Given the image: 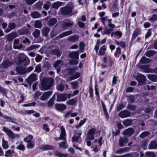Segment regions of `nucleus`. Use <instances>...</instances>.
Here are the masks:
<instances>
[{
	"label": "nucleus",
	"mask_w": 157,
	"mask_h": 157,
	"mask_svg": "<svg viewBox=\"0 0 157 157\" xmlns=\"http://www.w3.org/2000/svg\"><path fill=\"white\" fill-rule=\"evenodd\" d=\"M54 80L52 78H44L39 84V88L41 90L50 89L52 86Z\"/></svg>",
	"instance_id": "1"
},
{
	"label": "nucleus",
	"mask_w": 157,
	"mask_h": 157,
	"mask_svg": "<svg viewBox=\"0 0 157 157\" xmlns=\"http://www.w3.org/2000/svg\"><path fill=\"white\" fill-rule=\"evenodd\" d=\"M74 9V6L71 3H68L67 5L60 9L61 13L64 15H70Z\"/></svg>",
	"instance_id": "2"
},
{
	"label": "nucleus",
	"mask_w": 157,
	"mask_h": 157,
	"mask_svg": "<svg viewBox=\"0 0 157 157\" xmlns=\"http://www.w3.org/2000/svg\"><path fill=\"white\" fill-rule=\"evenodd\" d=\"M13 62L10 59H4L2 63L0 64V72H3L4 69L8 68L13 64Z\"/></svg>",
	"instance_id": "3"
},
{
	"label": "nucleus",
	"mask_w": 157,
	"mask_h": 157,
	"mask_svg": "<svg viewBox=\"0 0 157 157\" xmlns=\"http://www.w3.org/2000/svg\"><path fill=\"white\" fill-rule=\"evenodd\" d=\"M19 62L20 63H25V65H28L29 62V58L24 54L21 53L19 56Z\"/></svg>",
	"instance_id": "4"
},
{
	"label": "nucleus",
	"mask_w": 157,
	"mask_h": 157,
	"mask_svg": "<svg viewBox=\"0 0 157 157\" xmlns=\"http://www.w3.org/2000/svg\"><path fill=\"white\" fill-rule=\"evenodd\" d=\"M96 132V129L94 128L90 129L86 136V140H93L94 139V135Z\"/></svg>",
	"instance_id": "5"
},
{
	"label": "nucleus",
	"mask_w": 157,
	"mask_h": 157,
	"mask_svg": "<svg viewBox=\"0 0 157 157\" xmlns=\"http://www.w3.org/2000/svg\"><path fill=\"white\" fill-rule=\"evenodd\" d=\"M108 26L109 28L108 29L106 27H105L104 31L102 32V34L109 35L110 33L111 32L113 31L115 28V25L112 23L108 24Z\"/></svg>",
	"instance_id": "6"
},
{
	"label": "nucleus",
	"mask_w": 157,
	"mask_h": 157,
	"mask_svg": "<svg viewBox=\"0 0 157 157\" xmlns=\"http://www.w3.org/2000/svg\"><path fill=\"white\" fill-rule=\"evenodd\" d=\"M63 62L61 60H58L56 61L53 65V67L57 70V73H59L61 70V66L63 65Z\"/></svg>",
	"instance_id": "7"
},
{
	"label": "nucleus",
	"mask_w": 157,
	"mask_h": 157,
	"mask_svg": "<svg viewBox=\"0 0 157 157\" xmlns=\"http://www.w3.org/2000/svg\"><path fill=\"white\" fill-rule=\"evenodd\" d=\"M3 130L10 138L13 139L15 138V136H18L17 135H15L11 130L8 129L5 127H3Z\"/></svg>",
	"instance_id": "8"
},
{
	"label": "nucleus",
	"mask_w": 157,
	"mask_h": 157,
	"mask_svg": "<svg viewBox=\"0 0 157 157\" xmlns=\"http://www.w3.org/2000/svg\"><path fill=\"white\" fill-rule=\"evenodd\" d=\"M128 140V138L124 136L122 137H120L119 139V144L120 147H122L124 146V144H127Z\"/></svg>",
	"instance_id": "9"
},
{
	"label": "nucleus",
	"mask_w": 157,
	"mask_h": 157,
	"mask_svg": "<svg viewBox=\"0 0 157 157\" xmlns=\"http://www.w3.org/2000/svg\"><path fill=\"white\" fill-rule=\"evenodd\" d=\"M37 79V75L35 74H32L26 79V80L28 83L31 84L33 82L36 80Z\"/></svg>",
	"instance_id": "10"
},
{
	"label": "nucleus",
	"mask_w": 157,
	"mask_h": 157,
	"mask_svg": "<svg viewBox=\"0 0 157 157\" xmlns=\"http://www.w3.org/2000/svg\"><path fill=\"white\" fill-rule=\"evenodd\" d=\"M17 36V33L12 32L6 36L7 40L9 41H12L13 39Z\"/></svg>",
	"instance_id": "11"
},
{
	"label": "nucleus",
	"mask_w": 157,
	"mask_h": 157,
	"mask_svg": "<svg viewBox=\"0 0 157 157\" xmlns=\"http://www.w3.org/2000/svg\"><path fill=\"white\" fill-rule=\"evenodd\" d=\"M61 133L59 138H58V140H66V132L65 129L63 126L61 127Z\"/></svg>",
	"instance_id": "12"
},
{
	"label": "nucleus",
	"mask_w": 157,
	"mask_h": 157,
	"mask_svg": "<svg viewBox=\"0 0 157 157\" xmlns=\"http://www.w3.org/2000/svg\"><path fill=\"white\" fill-rule=\"evenodd\" d=\"M66 94H57V101H64L66 100Z\"/></svg>",
	"instance_id": "13"
},
{
	"label": "nucleus",
	"mask_w": 157,
	"mask_h": 157,
	"mask_svg": "<svg viewBox=\"0 0 157 157\" xmlns=\"http://www.w3.org/2000/svg\"><path fill=\"white\" fill-rule=\"evenodd\" d=\"M130 115V112L126 110L121 111L119 114V116L122 118L128 117Z\"/></svg>",
	"instance_id": "14"
},
{
	"label": "nucleus",
	"mask_w": 157,
	"mask_h": 157,
	"mask_svg": "<svg viewBox=\"0 0 157 157\" xmlns=\"http://www.w3.org/2000/svg\"><path fill=\"white\" fill-rule=\"evenodd\" d=\"M52 94V92L48 91L45 92L42 95L40 99L42 101H44L48 99Z\"/></svg>",
	"instance_id": "15"
},
{
	"label": "nucleus",
	"mask_w": 157,
	"mask_h": 157,
	"mask_svg": "<svg viewBox=\"0 0 157 157\" xmlns=\"http://www.w3.org/2000/svg\"><path fill=\"white\" fill-rule=\"evenodd\" d=\"M136 80L140 83H144L146 80V78L144 75L141 74L136 77Z\"/></svg>",
	"instance_id": "16"
},
{
	"label": "nucleus",
	"mask_w": 157,
	"mask_h": 157,
	"mask_svg": "<svg viewBox=\"0 0 157 157\" xmlns=\"http://www.w3.org/2000/svg\"><path fill=\"white\" fill-rule=\"evenodd\" d=\"M134 132V130L132 128H130L126 129L124 131V134L129 136H131L133 134Z\"/></svg>",
	"instance_id": "17"
},
{
	"label": "nucleus",
	"mask_w": 157,
	"mask_h": 157,
	"mask_svg": "<svg viewBox=\"0 0 157 157\" xmlns=\"http://www.w3.org/2000/svg\"><path fill=\"white\" fill-rule=\"evenodd\" d=\"M69 56L71 58L78 59V52H71L69 53Z\"/></svg>",
	"instance_id": "18"
},
{
	"label": "nucleus",
	"mask_w": 157,
	"mask_h": 157,
	"mask_svg": "<svg viewBox=\"0 0 157 157\" xmlns=\"http://www.w3.org/2000/svg\"><path fill=\"white\" fill-rule=\"evenodd\" d=\"M72 33V31H68L62 33V34L59 35L56 37V38H62L66 36L71 35Z\"/></svg>",
	"instance_id": "19"
},
{
	"label": "nucleus",
	"mask_w": 157,
	"mask_h": 157,
	"mask_svg": "<svg viewBox=\"0 0 157 157\" xmlns=\"http://www.w3.org/2000/svg\"><path fill=\"white\" fill-rule=\"evenodd\" d=\"M16 25L14 23H10L8 24V28L9 29H6L5 31L6 33L10 32L11 30L14 29L16 28Z\"/></svg>",
	"instance_id": "20"
},
{
	"label": "nucleus",
	"mask_w": 157,
	"mask_h": 157,
	"mask_svg": "<svg viewBox=\"0 0 157 157\" xmlns=\"http://www.w3.org/2000/svg\"><path fill=\"white\" fill-rule=\"evenodd\" d=\"M55 107L57 110L61 111L65 110L66 106L64 104H56L55 105Z\"/></svg>",
	"instance_id": "21"
},
{
	"label": "nucleus",
	"mask_w": 157,
	"mask_h": 157,
	"mask_svg": "<svg viewBox=\"0 0 157 157\" xmlns=\"http://www.w3.org/2000/svg\"><path fill=\"white\" fill-rule=\"evenodd\" d=\"M40 148L44 150H48L53 149L54 148V147L49 145H43L40 146Z\"/></svg>",
	"instance_id": "22"
},
{
	"label": "nucleus",
	"mask_w": 157,
	"mask_h": 157,
	"mask_svg": "<svg viewBox=\"0 0 157 157\" xmlns=\"http://www.w3.org/2000/svg\"><path fill=\"white\" fill-rule=\"evenodd\" d=\"M57 22V19L55 18L50 19L48 22V25L50 26H52L55 25Z\"/></svg>",
	"instance_id": "23"
},
{
	"label": "nucleus",
	"mask_w": 157,
	"mask_h": 157,
	"mask_svg": "<svg viewBox=\"0 0 157 157\" xmlns=\"http://www.w3.org/2000/svg\"><path fill=\"white\" fill-rule=\"evenodd\" d=\"M63 3V2H55L52 4V8L57 9L62 5Z\"/></svg>",
	"instance_id": "24"
},
{
	"label": "nucleus",
	"mask_w": 157,
	"mask_h": 157,
	"mask_svg": "<svg viewBox=\"0 0 157 157\" xmlns=\"http://www.w3.org/2000/svg\"><path fill=\"white\" fill-rule=\"evenodd\" d=\"M55 94H54L52 97L48 101L47 104L48 107H51L54 103V100L55 98Z\"/></svg>",
	"instance_id": "25"
},
{
	"label": "nucleus",
	"mask_w": 157,
	"mask_h": 157,
	"mask_svg": "<svg viewBox=\"0 0 157 157\" xmlns=\"http://www.w3.org/2000/svg\"><path fill=\"white\" fill-rule=\"evenodd\" d=\"M81 132L77 133L76 134H75V136L72 137V142L77 141L80 138V136L81 135Z\"/></svg>",
	"instance_id": "26"
},
{
	"label": "nucleus",
	"mask_w": 157,
	"mask_h": 157,
	"mask_svg": "<svg viewBox=\"0 0 157 157\" xmlns=\"http://www.w3.org/2000/svg\"><path fill=\"white\" fill-rule=\"evenodd\" d=\"M148 148L151 149H153L157 148V143L155 141H151L149 145Z\"/></svg>",
	"instance_id": "27"
},
{
	"label": "nucleus",
	"mask_w": 157,
	"mask_h": 157,
	"mask_svg": "<svg viewBox=\"0 0 157 157\" xmlns=\"http://www.w3.org/2000/svg\"><path fill=\"white\" fill-rule=\"evenodd\" d=\"M73 25V22L70 21L65 22L63 23L62 25V27L63 28L67 27L72 26Z\"/></svg>",
	"instance_id": "28"
},
{
	"label": "nucleus",
	"mask_w": 157,
	"mask_h": 157,
	"mask_svg": "<svg viewBox=\"0 0 157 157\" xmlns=\"http://www.w3.org/2000/svg\"><path fill=\"white\" fill-rule=\"evenodd\" d=\"M79 38V36H74L69 37L67 39L68 40L72 42H75L78 40Z\"/></svg>",
	"instance_id": "29"
},
{
	"label": "nucleus",
	"mask_w": 157,
	"mask_h": 157,
	"mask_svg": "<svg viewBox=\"0 0 157 157\" xmlns=\"http://www.w3.org/2000/svg\"><path fill=\"white\" fill-rule=\"evenodd\" d=\"M51 54L53 55L57 56H59L61 55L59 51L57 49L52 50L50 52Z\"/></svg>",
	"instance_id": "30"
},
{
	"label": "nucleus",
	"mask_w": 157,
	"mask_h": 157,
	"mask_svg": "<svg viewBox=\"0 0 157 157\" xmlns=\"http://www.w3.org/2000/svg\"><path fill=\"white\" fill-rule=\"evenodd\" d=\"M31 15L32 17L34 18H39L41 16V15L38 11L33 12Z\"/></svg>",
	"instance_id": "31"
},
{
	"label": "nucleus",
	"mask_w": 157,
	"mask_h": 157,
	"mask_svg": "<svg viewBox=\"0 0 157 157\" xmlns=\"http://www.w3.org/2000/svg\"><path fill=\"white\" fill-rule=\"evenodd\" d=\"M50 30V28L48 27H46L43 28L42 29V33L45 36H47L48 35V33Z\"/></svg>",
	"instance_id": "32"
},
{
	"label": "nucleus",
	"mask_w": 157,
	"mask_h": 157,
	"mask_svg": "<svg viewBox=\"0 0 157 157\" xmlns=\"http://www.w3.org/2000/svg\"><path fill=\"white\" fill-rule=\"evenodd\" d=\"M156 52L153 50H150L148 51L145 54L146 56L148 57H151L155 54Z\"/></svg>",
	"instance_id": "33"
},
{
	"label": "nucleus",
	"mask_w": 157,
	"mask_h": 157,
	"mask_svg": "<svg viewBox=\"0 0 157 157\" xmlns=\"http://www.w3.org/2000/svg\"><path fill=\"white\" fill-rule=\"evenodd\" d=\"M129 150V148L128 147H124L120 149L117 150L116 153L117 154H121L122 153L127 152Z\"/></svg>",
	"instance_id": "34"
},
{
	"label": "nucleus",
	"mask_w": 157,
	"mask_h": 157,
	"mask_svg": "<svg viewBox=\"0 0 157 157\" xmlns=\"http://www.w3.org/2000/svg\"><path fill=\"white\" fill-rule=\"evenodd\" d=\"M140 61L142 63H150V59L144 56L141 58Z\"/></svg>",
	"instance_id": "35"
},
{
	"label": "nucleus",
	"mask_w": 157,
	"mask_h": 157,
	"mask_svg": "<svg viewBox=\"0 0 157 157\" xmlns=\"http://www.w3.org/2000/svg\"><path fill=\"white\" fill-rule=\"evenodd\" d=\"M16 70L18 74L23 75L25 73V71L24 69L20 67H17L16 68Z\"/></svg>",
	"instance_id": "36"
},
{
	"label": "nucleus",
	"mask_w": 157,
	"mask_h": 157,
	"mask_svg": "<svg viewBox=\"0 0 157 157\" xmlns=\"http://www.w3.org/2000/svg\"><path fill=\"white\" fill-rule=\"evenodd\" d=\"M106 50L105 46L103 45L102 46L100 49L99 52V55L100 56H103L105 53Z\"/></svg>",
	"instance_id": "37"
},
{
	"label": "nucleus",
	"mask_w": 157,
	"mask_h": 157,
	"mask_svg": "<svg viewBox=\"0 0 157 157\" xmlns=\"http://www.w3.org/2000/svg\"><path fill=\"white\" fill-rule=\"evenodd\" d=\"M127 100L129 103H132L135 101V97L133 95L127 96Z\"/></svg>",
	"instance_id": "38"
},
{
	"label": "nucleus",
	"mask_w": 157,
	"mask_h": 157,
	"mask_svg": "<svg viewBox=\"0 0 157 157\" xmlns=\"http://www.w3.org/2000/svg\"><path fill=\"white\" fill-rule=\"evenodd\" d=\"M64 141L62 142L59 144V147L60 148H63L64 149H66L67 148L68 146L67 145L66 140H64Z\"/></svg>",
	"instance_id": "39"
},
{
	"label": "nucleus",
	"mask_w": 157,
	"mask_h": 157,
	"mask_svg": "<svg viewBox=\"0 0 157 157\" xmlns=\"http://www.w3.org/2000/svg\"><path fill=\"white\" fill-rule=\"evenodd\" d=\"M132 121L130 119H126L123 121V123L126 126L131 125Z\"/></svg>",
	"instance_id": "40"
},
{
	"label": "nucleus",
	"mask_w": 157,
	"mask_h": 157,
	"mask_svg": "<svg viewBox=\"0 0 157 157\" xmlns=\"http://www.w3.org/2000/svg\"><path fill=\"white\" fill-rule=\"evenodd\" d=\"M140 30L139 29H136L134 31L132 37V40H134L135 38L140 33Z\"/></svg>",
	"instance_id": "41"
},
{
	"label": "nucleus",
	"mask_w": 157,
	"mask_h": 157,
	"mask_svg": "<svg viewBox=\"0 0 157 157\" xmlns=\"http://www.w3.org/2000/svg\"><path fill=\"white\" fill-rule=\"evenodd\" d=\"M40 47V46L39 45L34 44L30 46L29 47L27 48L26 49L27 51H31L34 49L38 48Z\"/></svg>",
	"instance_id": "42"
},
{
	"label": "nucleus",
	"mask_w": 157,
	"mask_h": 157,
	"mask_svg": "<svg viewBox=\"0 0 157 157\" xmlns=\"http://www.w3.org/2000/svg\"><path fill=\"white\" fill-rule=\"evenodd\" d=\"M148 77L149 79L153 81L156 82L157 81V76L155 75H149Z\"/></svg>",
	"instance_id": "43"
},
{
	"label": "nucleus",
	"mask_w": 157,
	"mask_h": 157,
	"mask_svg": "<svg viewBox=\"0 0 157 157\" xmlns=\"http://www.w3.org/2000/svg\"><path fill=\"white\" fill-rule=\"evenodd\" d=\"M51 66L49 63L48 62H45L43 66V68L50 69L51 68Z\"/></svg>",
	"instance_id": "44"
},
{
	"label": "nucleus",
	"mask_w": 157,
	"mask_h": 157,
	"mask_svg": "<svg viewBox=\"0 0 157 157\" xmlns=\"http://www.w3.org/2000/svg\"><path fill=\"white\" fill-rule=\"evenodd\" d=\"M2 146L4 149H7L9 147V145L8 142L6 141L3 138L2 139Z\"/></svg>",
	"instance_id": "45"
},
{
	"label": "nucleus",
	"mask_w": 157,
	"mask_h": 157,
	"mask_svg": "<svg viewBox=\"0 0 157 157\" xmlns=\"http://www.w3.org/2000/svg\"><path fill=\"white\" fill-rule=\"evenodd\" d=\"M34 25L36 28H40L42 26V24L41 22L38 20L35 22Z\"/></svg>",
	"instance_id": "46"
},
{
	"label": "nucleus",
	"mask_w": 157,
	"mask_h": 157,
	"mask_svg": "<svg viewBox=\"0 0 157 157\" xmlns=\"http://www.w3.org/2000/svg\"><path fill=\"white\" fill-rule=\"evenodd\" d=\"M145 155L146 157H155L154 153L151 151H147L145 153Z\"/></svg>",
	"instance_id": "47"
},
{
	"label": "nucleus",
	"mask_w": 157,
	"mask_h": 157,
	"mask_svg": "<svg viewBox=\"0 0 157 157\" xmlns=\"http://www.w3.org/2000/svg\"><path fill=\"white\" fill-rule=\"evenodd\" d=\"M33 139V136L31 135H29L28 137L24 139V140L27 142H32V140Z\"/></svg>",
	"instance_id": "48"
},
{
	"label": "nucleus",
	"mask_w": 157,
	"mask_h": 157,
	"mask_svg": "<svg viewBox=\"0 0 157 157\" xmlns=\"http://www.w3.org/2000/svg\"><path fill=\"white\" fill-rule=\"evenodd\" d=\"M51 5V3L49 1H47L44 5L43 6V8L45 10H48L49 9Z\"/></svg>",
	"instance_id": "49"
},
{
	"label": "nucleus",
	"mask_w": 157,
	"mask_h": 157,
	"mask_svg": "<svg viewBox=\"0 0 157 157\" xmlns=\"http://www.w3.org/2000/svg\"><path fill=\"white\" fill-rule=\"evenodd\" d=\"M4 118L6 119L9 120L11 122L14 123L16 124H18V123L17 122L14 121V120H15L16 119L13 118L6 115L4 117Z\"/></svg>",
	"instance_id": "50"
},
{
	"label": "nucleus",
	"mask_w": 157,
	"mask_h": 157,
	"mask_svg": "<svg viewBox=\"0 0 157 157\" xmlns=\"http://www.w3.org/2000/svg\"><path fill=\"white\" fill-rule=\"evenodd\" d=\"M57 89L61 92L63 91L64 89V86L62 84H59L57 86Z\"/></svg>",
	"instance_id": "51"
},
{
	"label": "nucleus",
	"mask_w": 157,
	"mask_h": 157,
	"mask_svg": "<svg viewBox=\"0 0 157 157\" xmlns=\"http://www.w3.org/2000/svg\"><path fill=\"white\" fill-rule=\"evenodd\" d=\"M55 154L57 156L59 157H61L63 156L67 157V154H63L57 151H56L55 152Z\"/></svg>",
	"instance_id": "52"
},
{
	"label": "nucleus",
	"mask_w": 157,
	"mask_h": 157,
	"mask_svg": "<svg viewBox=\"0 0 157 157\" xmlns=\"http://www.w3.org/2000/svg\"><path fill=\"white\" fill-rule=\"evenodd\" d=\"M43 4L42 1H39L34 5L35 7L37 9L40 8Z\"/></svg>",
	"instance_id": "53"
},
{
	"label": "nucleus",
	"mask_w": 157,
	"mask_h": 157,
	"mask_svg": "<svg viewBox=\"0 0 157 157\" xmlns=\"http://www.w3.org/2000/svg\"><path fill=\"white\" fill-rule=\"evenodd\" d=\"M65 71L67 72L68 75H71L73 73L74 70L72 68H67L65 70Z\"/></svg>",
	"instance_id": "54"
},
{
	"label": "nucleus",
	"mask_w": 157,
	"mask_h": 157,
	"mask_svg": "<svg viewBox=\"0 0 157 157\" xmlns=\"http://www.w3.org/2000/svg\"><path fill=\"white\" fill-rule=\"evenodd\" d=\"M149 134V132L148 131H145L142 132L140 136L139 137L141 138H143L148 136Z\"/></svg>",
	"instance_id": "55"
},
{
	"label": "nucleus",
	"mask_w": 157,
	"mask_h": 157,
	"mask_svg": "<svg viewBox=\"0 0 157 157\" xmlns=\"http://www.w3.org/2000/svg\"><path fill=\"white\" fill-rule=\"evenodd\" d=\"M14 152V151L13 150H9L6 152V154L5 156L6 157H9L10 156V155L13 153Z\"/></svg>",
	"instance_id": "56"
},
{
	"label": "nucleus",
	"mask_w": 157,
	"mask_h": 157,
	"mask_svg": "<svg viewBox=\"0 0 157 157\" xmlns=\"http://www.w3.org/2000/svg\"><path fill=\"white\" fill-rule=\"evenodd\" d=\"M122 35V33L121 32L119 31H117L115 32V35L114 37H116L117 36V37H116L117 38H119L121 37Z\"/></svg>",
	"instance_id": "57"
},
{
	"label": "nucleus",
	"mask_w": 157,
	"mask_h": 157,
	"mask_svg": "<svg viewBox=\"0 0 157 157\" xmlns=\"http://www.w3.org/2000/svg\"><path fill=\"white\" fill-rule=\"evenodd\" d=\"M76 102L75 99H72L67 101V104L70 105H74Z\"/></svg>",
	"instance_id": "58"
},
{
	"label": "nucleus",
	"mask_w": 157,
	"mask_h": 157,
	"mask_svg": "<svg viewBox=\"0 0 157 157\" xmlns=\"http://www.w3.org/2000/svg\"><path fill=\"white\" fill-rule=\"evenodd\" d=\"M41 71V65L40 64H39L36 67L35 72L39 73Z\"/></svg>",
	"instance_id": "59"
},
{
	"label": "nucleus",
	"mask_w": 157,
	"mask_h": 157,
	"mask_svg": "<svg viewBox=\"0 0 157 157\" xmlns=\"http://www.w3.org/2000/svg\"><path fill=\"white\" fill-rule=\"evenodd\" d=\"M40 34V31L39 30L36 29L33 33V35L35 37H38Z\"/></svg>",
	"instance_id": "60"
},
{
	"label": "nucleus",
	"mask_w": 157,
	"mask_h": 157,
	"mask_svg": "<svg viewBox=\"0 0 157 157\" xmlns=\"http://www.w3.org/2000/svg\"><path fill=\"white\" fill-rule=\"evenodd\" d=\"M70 84L72 85V88L74 89H77L78 87V82H71Z\"/></svg>",
	"instance_id": "61"
},
{
	"label": "nucleus",
	"mask_w": 157,
	"mask_h": 157,
	"mask_svg": "<svg viewBox=\"0 0 157 157\" xmlns=\"http://www.w3.org/2000/svg\"><path fill=\"white\" fill-rule=\"evenodd\" d=\"M100 43V42L99 41V40H97L96 45L95 46V48H94V49L95 50L96 52L97 53V52H98V49L99 47Z\"/></svg>",
	"instance_id": "62"
},
{
	"label": "nucleus",
	"mask_w": 157,
	"mask_h": 157,
	"mask_svg": "<svg viewBox=\"0 0 157 157\" xmlns=\"http://www.w3.org/2000/svg\"><path fill=\"white\" fill-rule=\"evenodd\" d=\"M78 61L74 59H71L69 61L70 64L72 65H76L78 64Z\"/></svg>",
	"instance_id": "63"
},
{
	"label": "nucleus",
	"mask_w": 157,
	"mask_h": 157,
	"mask_svg": "<svg viewBox=\"0 0 157 157\" xmlns=\"http://www.w3.org/2000/svg\"><path fill=\"white\" fill-rule=\"evenodd\" d=\"M157 20V15L156 14L153 15L150 19V21L154 22Z\"/></svg>",
	"instance_id": "64"
}]
</instances>
